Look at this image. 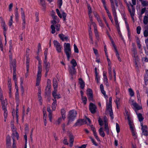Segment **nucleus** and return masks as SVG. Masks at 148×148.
<instances>
[{
	"label": "nucleus",
	"mask_w": 148,
	"mask_h": 148,
	"mask_svg": "<svg viewBox=\"0 0 148 148\" xmlns=\"http://www.w3.org/2000/svg\"><path fill=\"white\" fill-rule=\"evenodd\" d=\"M38 61V70L37 71L36 83V86H38L40 84L42 76L41 73L42 71L41 60H40Z\"/></svg>",
	"instance_id": "1"
},
{
	"label": "nucleus",
	"mask_w": 148,
	"mask_h": 148,
	"mask_svg": "<svg viewBox=\"0 0 148 148\" xmlns=\"http://www.w3.org/2000/svg\"><path fill=\"white\" fill-rule=\"evenodd\" d=\"M77 114V112L75 110H72L69 112L67 117L68 121L67 123V125H69L75 119Z\"/></svg>",
	"instance_id": "2"
},
{
	"label": "nucleus",
	"mask_w": 148,
	"mask_h": 148,
	"mask_svg": "<svg viewBox=\"0 0 148 148\" xmlns=\"http://www.w3.org/2000/svg\"><path fill=\"white\" fill-rule=\"evenodd\" d=\"M70 47L71 45L70 43H65V54L68 61L69 60L70 58L71 55V49Z\"/></svg>",
	"instance_id": "3"
},
{
	"label": "nucleus",
	"mask_w": 148,
	"mask_h": 148,
	"mask_svg": "<svg viewBox=\"0 0 148 148\" xmlns=\"http://www.w3.org/2000/svg\"><path fill=\"white\" fill-rule=\"evenodd\" d=\"M112 98L110 97L109 99V102L108 104L107 105L106 111H108L112 119H113V114L112 108Z\"/></svg>",
	"instance_id": "4"
},
{
	"label": "nucleus",
	"mask_w": 148,
	"mask_h": 148,
	"mask_svg": "<svg viewBox=\"0 0 148 148\" xmlns=\"http://www.w3.org/2000/svg\"><path fill=\"white\" fill-rule=\"evenodd\" d=\"M51 81L48 79L47 81V86L45 89V96L49 97L51 93Z\"/></svg>",
	"instance_id": "5"
},
{
	"label": "nucleus",
	"mask_w": 148,
	"mask_h": 148,
	"mask_svg": "<svg viewBox=\"0 0 148 148\" xmlns=\"http://www.w3.org/2000/svg\"><path fill=\"white\" fill-rule=\"evenodd\" d=\"M12 137L13 139V143L12 145V148H16V143H15V138L18 140L19 139V135L17 132L14 131L12 135Z\"/></svg>",
	"instance_id": "6"
},
{
	"label": "nucleus",
	"mask_w": 148,
	"mask_h": 148,
	"mask_svg": "<svg viewBox=\"0 0 148 148\" xmlns=\"http://www.w3.org/2000/svg\"><path fill=\"white\" fill-rule=\"evenodd\" d=\"M62 117L59 118L56 121L55 124L56 125H59L60 123L62 120H64L65 119V110L64 108L62 109L61 112Z\"/></svg>",
	"instance_id": "7"
},
{
	"label": "nucleus",
	"mask_w": 148,
	"mask_h": 148,
	"mask_svg": "<svg viewBox=\"0 0 148 148\" xmlns=\"http://www.w3.org/2000/svg\"><path fill=\"white\" fill-rule=\"evenodd\" d=\"M21 18L23 21V22L22 23V28L23 29L25 28V25L26 23L25 16V12L24 11L23 9L22 8H21Z\"/></svg>",
	"instance_id": "8"
},
{
	"label": "nucleus",
	"mask_w": 148,
	"mask_h": 148,
	"mask_svg": "<svg viewBox=\"0 0 148 148\" xmlns=\"http://www.w3.org/2000/svg\"><path fill=\"white\" fill-rule=\"evenodd\" d=\"M54 47L58 53H60L61 51L62 47L60 43L57 40H54L53 41Z\"/></svg>",
	"instance_id": "9"
},
{
	"label": "nucleus",
	"mask_w": 148,
	"mask_h": 148,
	"mask_svg": "<svg viewBox=\"0 0 148 148\" xmlns=\"http://www.w3.org/2000/svg\"><path fill=\"white\" fill-rule=\"evenodd\" d=\"M130 5L131 8H130L129 7H128V10L132 20L133 22H134V17L135 14V9L133 5L131 4Z\"/></svg>",
	"instance_id": "10"
},
{
	"label": "nucleus",
	"mask_w": 148,
	"mask_h": 148,
	"mask_svg": "<svg viewBox=\"0 0 148 148\" xmlns=\"http://www.w3.org/2000/svg\"><path fill=\"white\" fill-rule=\"evenodd\" d=\"M16 112H15L14 110L12 112V113L13 118L16 115V122H18V107L19 104V103H16Z\"/></svg>",
	"instance_id": "11"
},
{
	"label": "nucleus",
	"mask_w": 148,
	"mask_h": 148,
	"mask_svg": "<svg viewBox=\"0 0 148 148\" xmlns=\"http://www.w3.org/2000/svg\"><path fill=\"white\" fill-rule=\"evenodd\" d=\"M67 134L69 138L70 144L69 146L70 147H71L73 145L74 142L73 136L71 132L70 131H67Z\"/></svg>",
	"instance_id": "12"
},
{
	"label": "nucleus",
	"mask_w": 148,
	"mask_h": 148,
	"mask_svg": "<svg viewBox=\"0 0 148 148\" xmlns=\"http://www.w3.org/2000/svg\"><path fill=\"white\" fill-rule=\"evenodd\" d=\"M87 122L84 119H80L77 121L73 125V126H80L82 125L86 124Z\"/></svg>",
	"instance_id": "13"
},
{
	"label": "nucleus",
	"mask_w": 148,
	"mask_h": 148,
	"mask_svg": "<svg viewBox=\"0 0 148 148\" xmlns=\"http://www.w3.org/2000/svg\"><path fill=\"white\" fill-rule=\"evenodd\" d=\"M97 107L96 106L92 103H90L89 105V109L92 114L95 113L96 112Z\"/></svg>",
	"instance_id": "14"
},
{
	"label": "nucleus",
	"mask_w": 148,
	"mask_h": 148,
	"mask_svg": "<svg viewBox=\"0 0 148 148\" xmlns=\"http://www.w3.org/2000/svg\"><path fill=\"white\" fill-rule=\"evenodd\" d=\"M44 67L46 71H49L50 69V63L48 62L47 60H44Z\"/></svg>",
	"instance_id": "15"
},
{
	"label": "nucleus",
	"mask_w": 148,
	"mask_h": 148,
	"mask_svg": "<svg viewBox=\"0 0 148 148\" xmlns=\"http://www.w3.org/2000/svg\"><path fill=\"white\" fill-rule=\"evenodd\" d=\"M104 130L106 131L107 134H108L109 133V129L108 126V124L107 123V120L106 116L104 117Z\"/></svg>",
	"instance_id": "16"
},
{
	"label": "nucleus",
	"mask_w": 148,
	"mask_h": 148,
	"mask_svg": "<svg viewBox=\"0 0 148 148\" xmlns=\"http://www.w3.org/2000/svg\"><path fill=\"white\" fill-rule=\"evenodd\" d=\"M69 71L70 74L72 76L71 78L73 79V76L75 75L76 73V71L75 67H70L69 68Z\"/></svg>",
	"instance_id": "17"
},
{
	"label": "nucleus",
	"mask_w": 148,
	"mask_h": 148,
	"mask_svg": "<svg viewBox=\"0 0 148 148\" xmlns=\"http://www.w3.org/2000/svg\"><path fill=\"white\" fill-rule=\"evenodd\" d=\"M10 66H12L13 71H16V60L15 59L13 60H11L10 61Z\"/></svg>",
	"instance_id": "18"
},
{
	"label": "nucleus",
	"mask_w": 148,
	"mask_h": 148,
	"mask_svg": "<svg viewBox=\"0 0 148 148\" xmlns=\"http://www.w3.org/2000/svg\"><path fill=\"white\" fill-rule=\"evenodd\" d=\"M47 111L49 112L48 116L49 119V121L51 122H52V111L51 110L50 107H47Z\"/></svg>",
	"instance_id": "19"
},
{
	"label": "nucleus",
	"mask_w": 148,
	"mask_h": 148,
	"mask_svg": "<svg viewBox=\"0 0 148 148\" xmlns=\"http://www.w3.org/2000/svg\"><path fill=\"white\" fill-rule=\"evenodd\" d=\"M90 127L91 130L93 132L94 135L96 139L98 141H100V140L97 136V133L96 132V131L95 129V127H93L92 125H91Z\"/></svg>",
	"instance_id": "20"
},
{
	"label": "nucleus",
	"mask_w": 148,
	"mask_h": 148,
	"mask_svg": "<svg viewBox=\"0 0 148 148\" xmlns=\"http://www.w3.org/2000/svg\"><path fill=\"white\" fill-rule=\"evenodd\" d=\"M41 94V90L40 89H39L38 92V97L39 99V103L40 105H42V100Z\"/></svg>",
	"instance_id": "21"
},
{
	"label": "nucleus",
	"mask_w": 148,
	"mask_h": 148,
	"mask_svg": "<svg viewBox=\"0 0 148 148\" xmlns=\"http://www.w3.org/2000/svg\"><path fill=\"white\" fill-rule=\"evenodd\" d=\"M141 130L144 136H147L148 135V131L147 126H145L143 128H142Z\"/></svg>",
	"instance_id": "22"
},
{
	"label": "nucleus",
	"mask_w": 148,
	"mask_h": 148,
	"mask_svg": "<svg viewBox=\"0 0 148 148\" xmlns=\"http://www.w3.org/2000/svg\"><path fill=\"white\" fill-rule=\"evenodd\" d=\"M30 62V58H29V54L27 55L26 56V68H27V71H28V69H29V63Z\"/></svg>",
	"instance_id": "23"
},
{
	"label": "nucleus",
	"mask_w": 148,
	"mask_h": 148,
	"mask_svg": "<svg viewBox=\"0 0 148 148\" xmlns=\"http://www.w3.org/2000/svg\"><path fill=\"white\" fill-rule=\"evenodd\" d=\"M40 1V5L42 6V10H45L46 8L45 2L44 0H39Z\"/></svg>",
	"instance_id": "24"
},
{
	"label": "nucleus",
	"mask_w": 148,
	"mask_h": 148,
	"mask_svg": "<svg viewBox=\"0 0 148 148\" xmlns=\"http://www.w3.org/2000/svg\"><path fill=\"white\" fill-rule=\"evenodd\" d=\"M0 100L2 105V109L7 108V101L6 100H4L3 99Z\"/></svg>",
	"instance_id": "25"
},
{
	"label": "nucleus",
	"mask_w": 148,
	"mask_h": 148,
	"mask_svg": "<svg viewBox=\"0 0 148 148\" xmlns=\"http://www.w3.org/2000/svg\"><path fill=\"white\" fill-rule=\"evenodd\" d=\"M6 146H11V137L9 135L6 137Z\"/></svg>",
	"instance_id": "26"
},
{
	"label": "nucleus",
	"mask_w": 148,
	"mask_h": 148,
	"mask_svg": "<svg viewBox=\"0 0 148 148\" xmlns=\"http://www.w3.org/2000/svg\"><path fill=\"white\" fill-rule=\"evenodd\" d=\"M93 26L94 27V32L95 33V36L97 39H98L99 38V35L98 32L97 30V25L95 23H93Z\"/></svg>",
	"instance_id": "27"
},
{
	"label": "nucleus",
	"mask_w": 148,
	"mask_h": 148,
	"mask_svg": "<svg viewBox=\"0 0 148 148\" xmlns=\"http://www.w3.org/2000/svg\"><path fill=\"white\" fill-rule=\"evenodd\" d=\"M132 105L135 108V110L136 113L137 114V111L138 110H140L141 109V108L140 107V106L136 102L134 103H132Z\"/></svg>",
	"instance_id": "28"
},
{
	"label": "nucleus",
	"mask_w": 148,
	"mask_h": 148,
	"mask_svg": "<svg viewBox=\"0 0 148 148\" xmlns=\"http://www.w3.org/2000/svg\"><path fill=\"white\" fill-rule=\"evenodd\" d=\"M53 85L54 89H57L58 81L57 79L55 78L53 79Z\"/></svg>",
	"instance_id": "29"
},
{
	"label": "nucleus",
	"mask_w": 148,
	"mask_h": 148,
	"mask_svg": "<svg viewBox=\"0 0 148 148\" xmlns=\"http://www.w3.org/2000/svg\"><path fill=\"white\" fill-rule=\"evenodd\" d=\"M112 10L113 12V15L114 16V19L115 21H118L117 16L116 15V10L115 9V7H114L113 6H112Z\"/></svg>",
	"instance_id": "30"
},
{
	"label": "nucleus",
	"mask_w": 148,
	"mask_h": 148,
	"mask_svg": "<svg viewBox=\"0 0 148 148\" xmlns=\"http://www.w3.org/2000/svg\"><path fill=\"white\" fill-rule=\"evenodd\" d=\"M100 88L101 92L104 95L105 97V98H108L107 96L106 95V92L104 90V88L103 85L102 84H101L100 86Z\"/></svg>",
	"instance_id": "31"
},
{
	"label": "nucleus",
	"mask_w": 148,
	"mask_h": 148,
	"mask_svg": "<svg viewBox=\"0 0 148 148\" xmlns=\"http://www.w3.org/2000/svg\"><path fill=\"white\" fill-rule=\"evenodd\" d=\"M79 83L80 85V87L82 89H83L84 87L85 84L84 82L81 78L79 79Z\"/></svg>",
	"instance_id": "32"
},
{
	"label": "nucleus",
	"mask_w": 148,
	"mask_h": 148,
	"mask_svg": "<svg viewBox=\"0 0 148 148\" xmlns=\"http://www.w3.org/2000/svg\"><path fill=\"white\" fill-rule=\"evenodd\" d=\"M99 132L100 135L103 137L105 136V134L103 130V128L101 127L99 130Z\"/></svg>",
	"instance_id": "33"
},
{
	"label": "nucleus",
	"mask_w": 148,
	"mask_h": 148,
	"mask_svg": "<svg viewBox=\"0 0 148 148\" xmlns=\"http://www.w3.org/2000/svg\"><path fill=\"white\" fill-rule=\"evenodd\" d=\"M115 51L116 52V56L117 58L119 61V62H121L122 61V60L121 58L120 57L119 54V53L117 49V48H115Z\"/></svg>",
	"instance_id": "34"
},
{
	"label": "nucleus",
	"mask_w": 148,
	"mask_h": 148,
	"mask_svg": "<svg viewBox=\"0 0 148 148\" xmlns=\"http://www.w3.org/2000/svg\"><path fill=\"white\" fill-rule=\"evenodd\" d=\"M143 6H146L148 5V1L144 0H139Z\"/></svg>",
	"instance_id": "35"
},
{
	"label": "nucleus",
	"mask_w": 148,
	"mask_h": 148,
	"mask_svg": "<svg viewBox=\"0 0 148 148\" xmlns=\"http://www.w3.org/2000/svg\"><path fill=\"white\" fill-rule=\"evenodd\" d=\"M71 63L72 65V66L71 67H75L77 66V63L75 61V60L73 59L71 61Z\"/></svg>",
	"instance_id": "36"
},
{
	"label": "nucleus",
	"mask_w": 148,
	"mask_h": 148,
	"mask_svg": "<svg viewBox=\"0 0 148 148\" xmlns=\"http://www.w3.org/2000/svg\"><path fill=\"white\" fill-rule=\"evenodd\" d=\"M13 15L12 14L10 17V19L9 23L8 25L10 27H11L13 23Z\"/></svg>",
	"instance_id": "37"
},
{
	"label": "nucleus",
	"mask_w": 148,
	"mask_h": 148,
	"mask_svg": "<svg viewBox=\"0 0 148 148\" xmlns=\"http://www.w3.org/2000/svg\"><path fill=\"white\" fill-rule=\"evenodd\" d=\"M16 71H13V79L14 81H17Z\"/></svg>",
	"instance_id": "38"
},
{
	"label": "nucleus",
	"mask_w": 148,
	"mask_h": 148,
	"mask_svg": "<svg viewBox=\"0 0 148 148\" xmlns=\"http://www.w3.org/2000/svg\"><path fill=\"white\" fill-rule=\"evenodd\" d=\"M127 119L128 121L129 124L130 125V129H132V128L133 127L132 122L130 120V117L128 118H127Z\"/></svg>",
	"instance_id": "39"
},
{
	"label": "nucleus",
	"mask_w": 148,
	"mask_h": 148,
	"mask_svg": "<svg viewBox=\"0 0 148 148\" xmlns=\"http://www.w3.org/2000/svg\"><path fill=\"white\" fill-rule=\"evenodd\" d=\"M57 106V103L53 102L51 105V108L53 111L55 110Z\"/></svg>",
	"instance_id": "40"
},
{
	"label": "nucleus",
	"mask_w": 148,
	"mask_h": 148,
	"mask_svg": "<svg viewBox=\"0 0 148 148\" xmlns=\"http://www.w3.org/2000/svg\"><path fill=\"white\" fill-rule=\"evenodd\" d=\"M143 21L144 24L145 25H147L148 23V18L146 15L144 16Z\"/></svg>",
	"instance_id": "41"
},
{
	"label": "nucleus",
	"mask_w": 148,
	"mask_h": 148,
	"mask_svg": "<svg viewBox=\"0 0 148 148\" xmlns=\"http://www.w3.org/2000/svg\"><path fill=\"white\" fill-rule=\"evenodd\" d=\"M137 114V116H138V119L139 121L140 122H141L143 121V118L142 117V114L140 113H139L138 114Z\"/></svg>",
	"instance_id": "42"
},
{
	"label": "nucleus",
	"mask_w": 148,
	"mask_h": 148,
	"mask_svg": "<svg viewBox=\"0 0 148 148\" xmlns=\"http://www.w3.org/2000/svg\"><path fill=\"white\" fill-rule=\"evenodd\" d=\"M51 33L52 34H54L55 33L56 30H55V26H54L53 25H51Z\"/></svg>",
	"instance_id": "43"
},
{
	"label": "nucleus",
	"mask_w": 148,
	"mask_h": 148,
	"mask_svg": "<svg viewBox=\"0 0 148 148\" xmlns=\"http://www.w3.org/2000/svg\"><path fill=\"white\" fill-rule=\"evenodd\" d=\"M59 37L60 40L64 41H65V36L63 34H59Z\"/></svg>",
	"instance_id": "44"
},
{
	"label": "nucleus",
	"mask_w": 148,
	"mask_h": 148,
	"mask_svg": "<svg viewBox=\"0 0 148 148\" xmlns=\"http://www.w3.org/2000/svg\"><path fill=\"white\" fill-rule=\"evenodd\" d=\"M4 111L3 116H8V112L7 109V108H4L2 109Z\"/></svg>",
	"instance_id": "45"
},
{
	"label": "nucleus",
	"mask_w": 148,
	"mask_h": 148,
	"mask_svg": "<svg viewBox=\"0 0 148 148\" xmlns=\"http://www.w3.org/2000/svg\"><path fill=\"white\" fill-rule=\"evenodd\" d=\"M48 49L46 48L44 51L45 59L44 60H47V59Z\"/></svg>",
	"instance_id": "46"
},
{
	"label": "nucleus",
	"mask_w": 148,
	"mask_h": 148,
	"mask_svg": "<svg viewBox=\"0 0 148 148\" xmlns=\"http://www.w3.org/2000/svg\"><path fill=\"white\" fill-rule=\"evenodd\" d=\"M81 98L84 104L85 105L86 104V103L87 101L86 97H84L83 96H82V97H81Z\"/></svg>",
	"instance_id": "47"
},
{
	"label": "nucleus",
	"mask_w": 148,
	"mask_h": 148,
	"mask_svg": "<svg viewBox=\"0 0 148 148\" xmlns=\"http://www.w3.org/2000/svg\"><path fill=\"white\" fill-rule=\"evenodd\" d=\"M8 86L9 90H12V84L11 83V79H8Z\"/></svg>",
	"instance_id": "48"
},
{
	"label": "nucleus",
	"mask_w": 148,
	"mask_h": 148,
	"mask_svg": "<svg viewBox=\"0 0 148 148\" xmlns=\"http://www.w3.org/2000/svg\"><path fill=\"white\" fill-rule=\"evenodd\" d=\"M15 19L16 21H18V20L19 15L18 12L15 13Z\"/></svg>",
	"instance_id": "49"
},
{
	"label": "nucleus",
	"mask_w": 148,
	"mask_h": 148,
	"mask_svg": "<svg viewBox=\"0 0 148 148\" xmlns=\"http://www.w3.org/2000/svg\"><path fill=\"white\" fill-rule=\"evenodd\" d=\"M41 50V45L40 43H39L38 45V49L37 51V54H38L39 52Z\"/></svg>",
	"instance_id": "50"
},
{
	"label": "nucleus",
	"mask_w": 148,
	"mask_h": 148,
	"mask_svg": "<svg viewBox=\"0 0 148 148\" xmlns=\"http://www.w3.org/2000/svg\"><path fill=\"white\" fill-rule=\"evenodd\" d=\"M97 21L98 22L99 25L101 27H104V25L102 23V21L100 19H98Z\"/></svg>",
	"instance_id": "51"
},
{
	"label": "nucleus",
	"mask_w": 148,
	"mask_h": 148,
	"mask_svg": "<svg viewBox=\"0 0 148 148\" xmlns=\"http://www.w3.org/2000/svg\"><path fill=\"white\" fill-rule=\"evenodd\" d=\"M129 91L130 92V95L131 97L133 96L134 95V92H133L131 88H129Z\"/></svg>",
	"instance_id": "52"
},
{
	"label": "nucleus",
	"mask_w": 148,
	"mask_h": 148,
	"mask_svg": "<svg viewBox=\"0 0 148 148\" xmlns=\"http://www.w3.org/2000/svg\"><path fill=\"white\" fill-rule=\"evenodd\" d=\"M74 52L76 53H79V50L77 47L76 45L75 44H74Z\"/></svg>",
	"instance_id": "53"
},
{
	"label": "nucleus",
	"mask_w": 148,
	"mask_h": 148,
	"mask_svg": "<svg viewBox=\"0 0 148 148\" xmlns=\"http://www.w3.org/2000/svg\"><path fill=\"white\" fill-rule=\"evenodd\" d=\"M87 94L88 96L92 95V90L90 89H88L87 90Z\"/></svg>",
	"instance_id": "54"
},
{
	"label": "nucleus",
	"mask_w": 148,
	"mask_h": 148,
	"mask_svg": "<svg viewBox=\"0 0 148 148\" xmlns=\"http://www.w3.org/2000/svg\"><path fill=\"white\" fill-rule=\"evenodd\" d=\"M57 89H54V90L52 92V95L53 98H55L57 94Z\"/></svg>",
	"instance_id": "55"
},
{
	"label": "nucleus",
	"mask_w": 148,
	"mask_h": 148,
	"mask_svg": "<svg viewBox=\"0 0 148 148\" xmlns=\"http://www.w3.org/2000/svg\"><path fill=\"white\" fill-rule=\"evenodd\" d=\"M15 98L16 103L19 102V95H15Z\"/></svg>",
	"instance_id": "56"
},
{
	"label": "nucleus",
	"mask_w": 148,
	"mask_h": 148,
	"mask_svg": "<svg viewBox=\"0 0 148 148\" xmlns=\"http://www.w3.org/2000/svg\"><path fill=\"white\" fill-rule=\"evenodd\" d=\"M56 12L58 16L60 18H62V16L59 10L58 9H56Z\"/></svg>",
	"instance_id": "57"
},
{
	"label": "nucleus",
	"mask_w": 148,
	"mask_h": 148,
	"mask_svg": "<svg viewBox=\"0 0 148 148\" xmlns=\"http://www.w3.org/2000/svg\"><path fill=\"white\" fill-rule=\"evenodd\" d=\"M103 76L104 77V82L108 81V79L106 75V73L105 72H103Z\"/></svg>",
	"instance_id": "58"
},
{
	"label": "nucleus",
	"mask_w": 148,
	"mask_h": 148,
	"mask_svg": "<svg viewBox=\"0 0 148 148\" xmlns=\"http://www.w3.org/2000/svg\"><path fill=\"white\" fill-rule=\"evenodd\" d=\"M116 131L117 133H119L120 132V127L118 123H116Z\"/></svg>",
	"instance_id": "59"
},
{
	"label": "nucleus",
	"mask_w": 148,
	"mask_h": 148,
	"mask_svg": "<svg viewBox=\"0 0 148 148\" xmlns=\"http://www.w3.org/2000/svg\"><path fill=\"white\" fill-rule=\"evenodd\" d=\"M56 29L57 32L59 31L60 29V25L59 24H57L55 25Z\"/></svg>",
	"instance_id": "60"
},
{
	"label": "nucleus",
	"mask_w": 148,
	"mask_h": 148,
	"mask_svg": "<svg viewBox=\"0 0 148 148\" xmlns=\"http://www.w3.org/2000/svg\"><path fill=\"white\" fill-rule=\"evenodd\" d=\"M58 3L59 5V9L61 8L62 3V0L58 1Z\"/></svg>",
	"instance_id": "61"
},
{
	"label": "nucleus",
	"mask_w": 148,
	"mask_h": 148,
	"mask_svg": "<svg viewBox=\"0 0 148 148\" xmlns=\"http://www.w3.org/2000/svg\"><path fill=\"white\" fill-rule=\"evenodd\" d=\"M144 35L145 37H147L148 36V28L147 29H146L144 31Z\"/></svg>",
	"instance_id": "62"
},
{
	"label": "nucleus",
	"mask_w": 148,
	"mask_h": 148,
	"mask_svg": "<svg viewBox=\"0 0 148 148\" xmlns=\"http://www.w3.org/2000/svg\"><path fill=\"white\" fill-rule=\"evenodd\" d=\"M140 27L138 26L136 28L137 33L138 34H139L140 33V31L141 30Z\"/></svg>",
	"instance_id": "63"
},
{
	"label": "nucleus",
	"mask_w": 148,
	"mask_h": 148,
	"mask_svg": "<svg viewBox=\"0 0 148 148\" xmlns=\"http://www.w3.org/2000/svg\"><path fill=\"white\" fill-rule=\"evenodd\" d=\"M145 78V80H148V70L146 71Z\"/></svg>",
	"instance_id": "64"
}]
</instances>
